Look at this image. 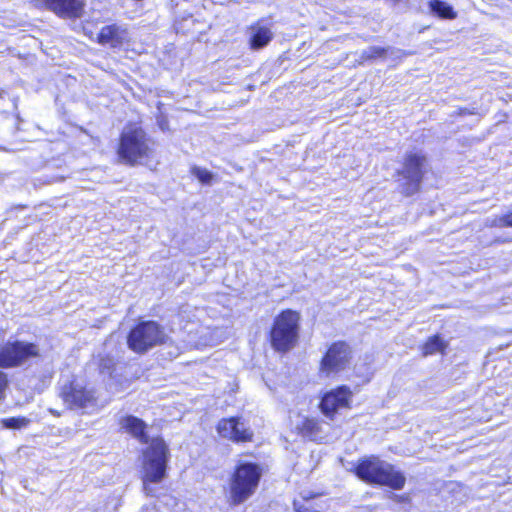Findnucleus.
<instances>
[{
	"instance_id": "f257e3e1",
	"label": "nucleus",
	"mask_w": 512,
	"mask_h": 512,
	"mask_svg": "<svg viewBox=\"0 0 512 512\" xmlns=\"http://www.w3.org/2000/svg\"><path fill=\"white\" fill-rule=\"evenodd\" d=\"M116 161L127 167L148 166L156 157L155 141L137 122H128L115 146Z\"/></svg>"
},
{
	"instance_id": "f03ea898",
	"label": "nucleus",
	"mask_w": 512,
	"mask_h": 512,
	"mask_svg": "<svg viewBox=\"0 0 512 512\" xmlns=\"http://www.w3.org/2000/svg\"><path fill=\"white\" fill-rule=\"evenodd\" d=\"M350 472L357 479L372 487L401 490L406 485V476L401 470L374 454L359 458Z\"/></svg>"
},
{
	"instance_id": "7ed1b4c3",
	"label": "nucleus",
	"mask_w": 512,
	"mask_h": 512,
	"mask_svg": "<svg viewBox=\"0 0 512 512\" xmlns=\"http://www.w3.org/2000/svg\"><path fill=\"white\" fill-rule=\"evenodd\" d=\"M42 356L40 345L34 341L15 338L0 344V401L6 398L10 386L9 375L4 370L29 366Z\"/></svg>"
},
{
	"instance_id": "20e7f679",
	"label": "nucleus",
	"mask_w": 512,
	"mask_h": 512,
	"mask_svg": "<svg viewBox=\"0 0 512 512\" xmlns=\"http://www.w3.org/2000/svg\"><path fill=\"white\" fill-rule=\"evenodd\" d=\"M264 468L260 463L238 461L228 478L226 502L230 507H237L252 498L261 483Z\"/></svg>"
},
{
	"instance_id": "39448f33",
	"label": "nucleus",
	"mask_w": 512,
	"mask_h": 512,
	"mask_svg": "<svg viewBox=\"0 0 512 512\" xmlns=\"http://www.w3.org/2000/svg\"><path fill=\"white\" fill-rule=\"evenodd\" d=\"M301 314L299 311L285 308L273 319L268 332L271 348L279 354H287L299 343Z\"/></svg>"
},
{
	"instance_id": "423d86ee",
	"label": "nucleus",
	"mask_w": 512,
	"mask_h": 512,
	"mask_svg": "<svg viewBox=\"0 0 512 512\" xmlns=\"http://www.w3.org/2000/svg\"><path fill=\"white\" fill-rule=\"evenodd\" d=\"M169 340L165 327L156 320H138L126 335L128 349L137 355H144L155 347L167 344Z\"/></svg>"
},
{
	"instance_id": "0eeeda50",
	"label": "nucleus",
	"mask_w": 512,
	"mask_h": 512,
	"mask_svg": "<svg viewBox=\"0 0 512 512\" xmlns=\"http://www.w3.org/2000/svg\"><path fill=\"white\" fill-rule=\"evenodd\" d=\"M141 480L146 488L150 484L162 482L167 476L170 450L161 436L151 439L150 444L142 452Z\"/></svg>"
},
{
	"instance_id": "6e6552de",
	"label": "nucleus",
	"mask_w": 512,
	"mask_h": 512,
	"mask_svg": "<svg viewBox=\"0 0 512 512\" xmlns=\"http://www.w3.org/2000/svg\"><path fill=\"white\" fill-rule=\"evenodd\" d=\"M428 158L422 152H407L402 160V167L395 176L400 180L399 191L404 197H411L421 191L426 175Z\"/></svg>"
},
{
	"instance_id": "1a4fd4ad",
	"label": "nucleus",
	"mask_w": 512,
	"mask_h": 512,
	"mask_svg": "<svg viewBox=\"0 0 512 512\" xmlns=\"http://www.w3.org/2000/svg\"><path fill=\"white\" fill-rule=\"evenodd\" d=\"M353 348L346 340H334L327 344L318 362L321 378L338 376L347 371L353 361Z\"/></svg>"
},
{
	"instance_id": "9d476101",
	"label": "nucleus",
	"mask_w": 512,
	"mask_h": 512,
	"mask_svg": "<svg viewBox=\"0 0 512 512\" xmlns=\"http://www.w3.org/2000/svg\"><path fill=\"white\" fill-rule=\"evenodd\" d=\"M354 393L346 385H337L320 395L318 409L328 420H335L340 411L350 410L353 407Z\"/></svg>"
},
{
	"instance_id": "9b49d317",
	"label": "nucleus",
	"mask_w": 512,
	"mask_h": 512,
	"mask_svg": "<svg viewBox=\"0 0 512 512\" xmlns=\"http://www.w3.org/2000/svg\"><path fill=\"white\" fill-rule=\"evenodd\" d=\"M218 436L236 445L252 443L255 439L253 429L242 417L234 415L219 419L215 425Z\"/></svg>"
},
{
	"instance_id": "f8f14e48",
	"label": "nucleus",
	"mask_w": 512,
	"mask_h": 512,
	"mask_svg": "<svg viewBox=\"0 0 512 512\" xmlns=\"http://www.w3.org/2000/svg\"><path fill=\"white\" fill-rule=\"evenodd\" d=\"M59 396L70 409H84L96 403L95 391L76 379L67 381L60 389Z\"/></svg>"
},
{
	"instance_id": "ddd939ff",
	"label": "nucleus",
	"mask_w": 512,
	"mask_h": 512,
	"mask_svg": "<svg viewBox=\"0 0 512 512\" xmlns=\"http://www.w3.org/2000/svg\"><path fill=\"white\" fill-rule=\"evenodd\" d=\"M38 9H44L60 19L76 20L85 14L86 0H32Z\"/></svg>"
},
{
	"instance_id": "4468645a",
	"label": "nucleus",
	"mask_w": 512,
	"mask_h": 512,
	"mask_svg": "<svg viewBox=\"0 0 512 512\" xmlns=\"http://www.w3.org/2000/svg\"><path fill=\"white\" fill-rule=\"evenodd\" d=\"M96 42L111 49H120L130 42L128 29L117 23L104 25L97 33Z\"/></svg>"
},
{
	"instance_id": "2eb2a0df",
	"label": "nucleus",
	"mask_w": 512,
	"mask_h": 512,
	"mask_svg": "<svg viewBox=\"0 0 512 512\" xmlns=\"http://www.w3.org/2000/svg\"><path fill=\"white\" fill-rule=\"evenodd\" d=\"M119 425L122 430L138 440L139 443L150 444L151 440L147 432L148 425L143 419L134 415H125L119 419Z\"/></svg>"
},
{
	"instance_id": "dca6fc26",
	"label": "nucleus",
	"mask_w": 512,
	"mask_h": 512,
	"mask_svg": "<svg viewBox=\"0 0 512 512\" xmlns=\"http://www.w3.org/2000/svg\"><path fill=\"white\" fill-rule=\"evenodd\" d=\"M295 433L303 439L315 442L321 438L322 421L314 416H305L296 425Z\"/></svg>"
},
{
	"instance_id": "f3484780",
	"label": "nucleus",
	"mask_w": 512,
	"mask_h": 512,
	"mask_svg": "<svg viewBox=\"0 0 512 512\" xmlns=\"http://www.w3.org/2000/svg\"><path fill=\"white\" fill-rule=\"evenodd\" d=\"M321 496L320 493L300 494V497L292 502L294 512H322L324 506L320 500Z\"/></svg>"
},
{
	"instance_id": "a211bd4d",
	"label": "nucleus",
	"mask_w": 512,
	"mask_h": 512,
	"mask_svg": "<svg viewBox=\"0 0 512 512\" xmlns=\"http://www.w3.org/2000/svg\"><path fill=\"white\" fill-rule=\"evenodd\" d=\"M251 35L248 40L249 48L259 50L266 47L273 39V32L268 26L259 25V22L251 25Z\"/></svg>"
},
{
	"instance_id": "6ab92c4d",
	"label": "nucleus",
	"mask_w": 512,
	"mask_h": 512,
	"mask_svg": "<svg viewBox=\"0 0 512 512\" xmlns=\"http://www.w3.org/2000/svg\"><path fill=\"white\" fill-rule=\"evenodd\" d=\"M448 342L439 334L429 336L420 346L419 351L422 357H428L436 353L444 355L448 348Z\"/></svg>"
},
{
	"instance_id": "aec40b11",
	"label": "nucleus",
	"mask_w": 512,
	"mask_h": 512,
	"mask_svg": "<svg viewBox=\"0 0 512 512\" xmlns=\"http://www.w3.org/2000/svg\"><path fill=\"white\" fill-rule=\"evenodd\" d=\"M429 8L435 15L442 19L452 20L457 16L453 7L443 0H430Z\"/></svg>"
},
{
	"instance_id": "412c9836",
	"label": "nucleus",
	"mask_w": 512,
	"mask_h": 512,
	"mask_svg": "<svg viewBox=\"0 0 512 512\" xmlns=\"http://www.w3.org/2000/svg\"><path fill=\"white\" fill-rule=\"evenodd\" d=\"M388 53V49L380 46H372L362 51L360 58L363 62H371L376 59L385 58Z\"/></svg>"
},
{
	"instance_id": "4be33fe9",
	"label": "nucleus",
	"mask_w": 512,
	"mask_h": 512,
	"mask_svg": "<svg viewBox=\"0 0 512 512\" xmlns=\"http://www.w3.org/2000/svg\"><path fill=\"white\" fill-rule=\"evenodd\" d=\"M117 363L110 354H101L97 359V367L100 373L112 374L116 370Z\"/></svg>"
},
{
	"instance_id": "5701e85b",
	"label": "nucleus",
	"mask_w": 512,
	"mask_h": 512,
	"mask_svg": "<svg viewBox=\"0 0 512 512\" xmlns=\"http://www.w3.org/2000/svg\"><path fill=\"white\" fill-rule=\"evenodd\" d=\"M30 420L24 416L9 417L1 420V424L7 429H21L28 426Z\"/></svg>"
},
{
	"instance_id": "b1692460",
	"label": "nucleus",
	"mask_w": 512,
	"mask_h": 512,
	"mask_svg": "<svg viewBox=\"0 0 512 512\" xmlns=\"http://www.w3.org/2000/svg\"><path fill=\"white\" fill-rule=\"evenodd\" d=\"M491 228H512V210L495 217L488 224Z\"/></svg>"
},
{
	"instance_id": "393cba45",
	"label": "nucleus",
	"mask_w": 512,
	"mask_h": 512,
	"mask_svg": "<svg viewBox=\"0 0 512 512\" xmlns=\"http://www.w3.org/2000/svg\"><path fill=\"white\" fill-rule=\"evenodd\" d=\"M191 173L203 184H209L213 179V174L201 167H193Z\"/></svg>"
},
{
	"instance_id": "a878e982",
	"label": "nucleus",
	"mask_w": 512,
	"mask_h": 512,
	"mask_svg": "<svg viewBox=\"0 0 512 512\" xmlns=\"http://www.w3.org/2000/svg\"><path fill=\"white\" fill-rule=\"evenodd\" d=\"M395 500L399 503H409L410 497L407 494L396 495Z\"/></svg>"
}]
</instances>
